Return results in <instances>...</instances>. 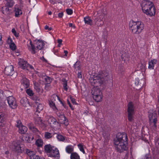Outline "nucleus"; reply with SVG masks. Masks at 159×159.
Instances as JSON below:
<instances>
[{"label": "nucleus", "instance_id": "f257e3e1", "mask_svg": "<svg viewBox=\"0 0 159 159\" xmlns=\"http://www.w3.org/2000/svg\"><path fill=\"white\" fill-rule=\"evenodd\" d=\"M127 141L128 138L125 133H118L114 140L116 150L120 152L126 150L127 149L126 146Z\"/></svg>", "mask_w": 159, "mask_h": 159}, {"label": "nucleus", "instance_id": "f03ea898", "mask_svg": "<svg viewBox=\"0 0 159 159\" xmlns=\"http://www.w3.org/2000/svg\"><path fill=\"white\" fill-rule=\"evenodd\" d=\"M143 12L150 16L155 15V8L152 2L148 0H143L141 4Z\"/></svg>", "mask_w": 159, "mask_h": 159}, {"label": "nucleus", "instance_id": "7ed1b4c3", "mask_svg": "<svg viewBox=\"0 0 159 159\" xmlns=\"http://www.w3.org/2000/svg\"><path fill=\"white\" fill-rule=\"evenodd\" d=\"M109 79L108 73L106 71L99 72L98 75L95 76L92 80V83L97 85H101Z\"/></svg>", "mask_w": 159, "mask_h": 159}, {"label": "nucleus", "instance_id": "20e7f679", "mask_svg": "<svg viewBox=\"0 0 159 159\" xmlns=\"http://www.w3.org/2000/svg\"><path fill=\"white\" fill-rule=\"evenodd\" d=\"M130 30L134 34L140 33L144 28V24L140 21L133 22L129 24Z\"/></svg>", "mask_w": 159, "mask_h": 159}, {"label": "nucleus", "instance_id": "39448f33", "mask_svg": "<svg viewBox=\"0 0 159 159\" xmlns=\"http://www.w3.org/2000/svg\"><path fill=\"white\" fill-rule=\"evenodd\" d=\"M36 44L35 48L34 45L32 44V41L30 40V45H28V49L33 54L35 53L39 50L42 49L45 45V43L43 41L38 40L36 41Z\"/></svg>", "mask_w": 159, "mask_h": 159}, {"label": "nucleus", "instance_id": "423d86ee", "mask_svg": "<svg viewBox=\"0 0 159 159\" xmlns=\"http://www.w3.org/2000/svg\"><path fill=\"white\" fill-rule=\"evenodd\" d=\"M93 99L97 102H100L102 98V93L100 89L98 87L93 88L91 91Z\"/></svg>", "mask_w": 159, "mask_h": 159}, {"label": "nucleus", "instance_id": "0eeeda50", "mask_svg": "<svg viewBox=\"0 0 159 159\" xmlns=\"http://www.w3.org/2000/svg\"><path fill=\"white\" fill-rule=\"evenodd\" d=\"M127 107L128 120L129 121L131 122L133 120L134 107L132 102H131L129 103Z\"/></svg>", "mask_w": 159, "mask_h": 159}, {"label": "nucleus", "instance_id": "6e6552de", "mask_svg": "<svg viewBox=\"0 0 159 159\" xmlns=\"http://www.w3.org/2000/svg\"><path fill=\"white\" fill-rule=\"evenodd\" d=\"M11 148L13 151L15 152L18 153L22 152V150L20 145V142L17 140L13 141L11 146Z\"/></svg>", "mask_w": 159, "mask_h": 159}, {"label": "nucleus", "instance_id": "1a4fd4ad", "mask_svg": "<svg viewBox=\"0 0 159 159\" xmlns=\"http://www.w3.org/2000/svg\"><path fill=\"white\" fill-rule=\"evenodd\" d=\"M7 100L10 107L13 109L16 108L17 106L15 98L13 96H9L7 98Z\"/></svg>", "mask_w": 159, "mask_h": 159}, {"label": "nucleus", "instance_id": "9d476101", "mask_svg": "<svg viewBox=\"0 0 159 159\" xmlns=\"http://www.w3.org/2000/svg\"><path fill=\"white\" fill-rule=\"evenodd\" d=\"M48 157H53L55 159H59L60 154L58 149L54 147L49 154H48Z\"/></svg>", "mask_w": 159, "mask_h": 159}, {"label": "nucleus", "instance_id": "9b49d317", "mask_svg": "<svg viewBox=\"0 0 159 159\" xmlns=\"http://www.w3.org/2000/svg\"><path fill=\"white\" fill-rule=\"evenodd\" d=\"M14 72L13 66L11 65L6 67L4 70L5 74L7 75H12Z\"/></svg>", "mask_w": 159, "mask_h": 159}, {"label": "nucleus", "instance_id": "f8f14e48", "mask_svg": "<svg viewBox=\"0 0 159 159\" xmlns=\"http://www.w3.org/2000/svg\"><path fill=\"white\" fill-rule=\"evenodd\" d=\"M148 113L150 121L157 120V115L156 111H149Z\"/></svg>", "mask_w": 159, "mask_h": 159}, {"label": "nucleus", "instance_id": "ddd939ff", "mask_svg": "<svg viewBox=\"0 0 159 159\" xmlns=\"http://www.w3.org/2000/svg\"><path fill=\"white\" fill-rule=\"evenodd\" d=\"M9 7L6 5L2 8V11L3 14L5 15H8L11 13V9L9 8Z\"/></svg>", "mask_w": 159, "mask_h": 159}, {"label": "nucleus", "instance_id": "4468645a", "mask_svg": "<svg viewBox=\"0 0 159 159\" xmlns=\"http://www.w3.org/2000/svg\"><path fill=\"white\" fill-rule=\"evenodd\" d=\"M21 83L23 86L25 88H28L30 85V82L28 80L23 76L21 80Z\"/></svg>", "mask_w": 159, "mask_h": 159}, {"label": "nucleus", "instance_id": "2eb2a0df", "mask_svg": "<svg viewBox=\"0 0 159 159\" xmlns=\"http://www.w3.org/2000/svg\"><path fill=\"white\" fill-rule=\"evenodd\" d=\"M54 147L53 146H52L50 144L45 145L44 146V151L47 154H49L52 150L53 148L54 149Z\"/></svg>", "mask_w": 159, "mask_h": 159}, {"label": "nucleus", "instance_id": "dca6fc26", "mask_svg": "<svg viewBox=\"0 0 159 159\" xmlns=\"http://www.w3.org/2000/svg\"><path fill=\"white\" fill-rule=\"evenodd\" d=\"M157 62V60L155 59L151 60L150 61H149L148 62V68L150 69H154L155 65L156 64Z\"/></svg>", "mask_w": 159, "mask_h": 159}, {"label": "nucleus", "instance_id": "f3484780", "mask_svg": "<svg viewBox=\"0 0 159 159\" xmlns=\"http://www.w3.org/2000/svg\"><path fill=\"white\" fill-rule=\"evenodd\" d=\"M34 122L36 125L41 126H44V124L43 122V120L40 117H37L34 119Z\"/></svg>", "mask_w": 159, "mask_h": 159}, {"label": "nucleus", "instance_id": "a211bd4d", "mask_svg": "<svg viewBox=\"0 0 159 159\" xmlns=\"http://www.w3.org/2000/svg\"><path fill=\"white\" fill-rule=\"evenodd\" d=\"M19 67L23 69H26V66H27V62L23 60L20 59L18 62Z\"/></svg>", "mask_w": 159, "mask_h": 159}, {"label": "nucleus", "instance_id": "6ab92c4d", "mask_svg": "<svg viewBox=\"0 0 159 159\" xmlns=\"http://www.w3.org/2000/svg\"><path fill=\"white\" fill-rule=\"evenodd\" d=\"M59 119L61 120V122L64 124L65 125L67 126L68 125V120L64 115L60 116V117L59 118Z\"/></svg>", "mask_w": 159, "mask_h": 159}, {"label": "nucleus", "instance_id": "aec40b11", "mask_svg": "<svg viewBox=\"0 0 159 159\" xmlns=\"http://www.w3.org/2000/svg\"><path fill=\"white\" fill-rule=\"evenodd\" d=\"M15 16L16 17H18L19 15L22 14V11L17 6H15Z\"/></svg>", "mask_w": 159, "mask_h": 159}, {"label": "nucleus", "instance_id": "412c9836", "mask_svg": "<svg viewBox=\"0 0 159 159\" xmlns=\"http://www.w3.org/2000/svg\"><path fill=\"white\" fill-rule=\"evenodd\" d=\"M84 20L85 23L91 25L93 24V21L91 17L89 16H86L84 18Z\"/></svg>", "mask_w": 159, "mask_h": 159}, {"label": "nucleus", "instance_id": "4be33fe9", "mask_svg": "<svg viewBox=\"0 0 159 159\" xmlns=\"http://www.w3.org/2000/svg\"><path fill=\"white\" fill-rule=\"evenodd\" d=\"M27 130V128L23 125L19 128V132L21 134H25Z\"/></svg>", "mask_w": 159, "mask_h": 159}, {"label": "nucleus", "instance_id": "5701e85b", "mask_svg": "<svg viewBox=\"0 0 159 159\" xmlns=\"http://www.w3.org/2000/svg\"><path fill=\"white\" fill-rule=\"evenodd\" d=\"M48 121L50 124H55L57 122V120L52 116H49Z\"/></svg>", "mask_w": 159, "mask_h": 159}, {"label": "nucleus", "instance_id": "b1692460", "mask_svg": "<svg viewBox=\"0 0 159 159\" xmlns=\"http://www.w3.org/2000/svg\"><path fill=\"white\" fill-rule=\"evenodd\" d=\"M28 101L25 97H24L21 98L20 100V103L23 106H26L27 104L28 103Z\"/></svg>", "mask_w": 159, "mask_h": 159}, {"label": "nucleus", "instance_id": "393cba45", "mask_svg": "<svg viewBox=\"0 0 159 159\" xmlns=\"http://www.w3.org/2000/svg\"><path fill=\"white\" fill-rule=\"evenodd\" d=\"M74 150V147L71 145H68L66 148V150L68 153H71Z\"/></svg>", "mask_w": 159, "mask_h": 159}, {"label": "nucleus", "instance_id": "a878e982", "mask_svg": "<svg viewBox=\"0 0 159 159\" xmlns=\"http://www.w3.org/2000/svg\"><path fill=\"white\" fill-rule=\"evenodd\" d=\"M5 114L2 112H0V125L2 126L4 121V118Z\"/></svg>", "mask_w": 159, "mask_h": 159}, {"label": "nucleus", "instance_id": "bb28decb", "mask_svg": "<svg viewBox=\"0 0 159 159\" xmlns=\"http://www.w3.org/2000/svg\"><path fill=\"white\" fill-rule=\"evenodd\" d=\"M37 107L36 108V112L39 113L43 109V106L42 104L40 103L37 104Z\"/></svg>", "mask_w": 159, "mask_h": 159}, {"label": "nucleus", "instance_id": "cd10ccee", "mask_svg": "<svg viewBox=\"0 0 159 159\" xmlns=\"http://www.w3.org/2000/svg\"><path fill=\"white\" fill-rule=\"evenodd\" d=\"M157 121V120L150 121V123L151 127H152L153 129L155 130L156 129L157 126L156 123Z\"/></svg>", "mask_w": 159, "mask_h": 159}, {"label": "nucleus", "instance_id": "c85d7f7f", "mask_svg": "<svg viewBox=\"0 0 159 159\" xmlns=\"http://www.w3.org/2000/svg\"><path fill=\"white\" fill-rule=\"evenodd\" d=\"M35 143L38 147H41L43 145V141L41 139H38L36 141Z\"/></svg>", "mask_w": 159, "mask_h": 159}, {"label": "nucleus", "instance_id": "c756f323", "mask_svg": "<svg viewBox=\"0 0 159 159\" xmlns=\"http://www.w3.org/2000/svg\"><path fill=\"white\" fill-rule=\"evenodd\" d=\"M71 159H80V156L76 152H72L70 155Z\"/></svg>", "mask_w": 159, "mask_h": 159}, {"label": "nucleus", "instance_id": "7c9ffc66", "mask_svg": "<svg viewBox=\"0 0 159 159\" xmlns=\"http://www.w3.org/2000/svg\"><path fill=\"white\" fill-rule=\"evenodd\" d=\"M23 141H25L28 143H31V140L30 139V138L29 135H26L25 136L23 137Z\"/></svg>", "mask_w": 159, "mask_h": 159}, {"label": "nucleus", "instance_id": "2f4dec72", "mask_svg": "<svg viewBox=\"0 0 159 159\" xmlns=\"http://www.w3.org/2000/svg\"><path fill=\"white\" fill-rule=\"evenodd\" d=\"M62 81L63 82V85L64 89L65 90L67 91L68 89L67 80H66L65 79H62Z\"/></svg>", "mask_w": 159, "mask_h": 159}, {"label": "nucleus", "instance_id": "473e14b6", "mask_svg": "<svg viewBox=\"0 0 159 159\" xmlns=\"http://www.w3.org/2000/svg\"><path fill=\"white\" fill-rule=\"evenodd\" d=\"M74 67L76 71L80 70V62L76 61L74 65Z\"/></svg>", "mask_w": 159, "mask_h": 159}, {"label": "nucleus", "instance_id": "72a5a7b5", "mask_svg": "<svg viewBox=\"0 0 159 159\" xmlns=\"http://www.w3.org/2000/svg\"><path fill=\"white\" fill-rule=\"evenodd\" d=\"M34 88L37 92L39 93L40 91V88L39 84L37 82L34 83Z\"/></svg>", "mask_w": 159, "mask_h": 159}, {"label": "nucleus", "instance_id": "f704fd0d", "mask_svg": "<svg viewBox=\"0 0 159 159\" xmlns=\"http://www.w3.org/2000/svg\"><path fill=\"white\" fill-rule=\"evenodd\" d=\"M57 139L60 141H63L65 140V138L61 134H58L57 136Z\"/></svg>", "mask_w": 159, "mask_h": 159}, {"label": "nucleus", "instance_id": "c9c22d12", "mask_svg": "<svg viewBox=\"0 0 159 159\" xmlns=\"http://www.w3.org/2000/svg\"><path fill=\"white\" fill-rule=\"evenodd\" d=\"M50 99L51 101L54 102V101H55L56 99L60 100V98L58 96L53 94L50 97Z\"/></svg>", "mask_w": 159, "mask_h": 159}, {"label": "nucleus", "instance_id": "e433bc0d", "mask_svg": "<svg viewBox=\"0 0 159 159\" xmlns=\"http://www.w3.org/2000/svg\"><path fill=\"white\" fill-rule=\"evenodd\" d=\"M7 2L6 5L9 7H11L13 5V2L12 0H7Z\"/></svg>", "mask_w": 159, "mask_h": 159}, {"label": "nucleus", "instance_id": "4c0bfd02", "mask_svg": "<svg viewBox=\"0 0 159 159\" xmlns=\"http://www.w3.org/2000/svg\"><path fill=\"white\" fill-rule=\"evenodd\" d=\"M26 93L29 96H32L34 95V93L32 90L29 89H26Z\"/></svg>", "mask_w": 159, "mask_h": 159}, {"label": "nucleus", "instance_id": "58836bf2", "mask_svg": "<svg viewBox=\"0 0 159 159\" xmlns=\"http://www.w3.org/2000/svg\"><path fill=\"white\" fill-rule=\"evenodd\" d=\"M78 146L80 150L84 154L85 153V152L83 148V146L82 144H80L78 145Z\"/></svg>", "mask_w": 159, "mask_h": 159}, {"label": "nucleus", "instance_id": "ea45409f", "mask_svg": "<svg viewBox=\"0 0 159 159\" xmlns=\"http://www.w3.org/2000/svg\"><path fill=\"white\" fill-rule=\"evenodd\" d=\"M30 159H45L43 157L40 158L39 156L35 155L31 157Z\"/></svg>", "mask_w": 159, "mask_h": 159}, {"label": "nucleus", "instance_id": "a19ab883", "mask_svg": "<svg viewBox=\"0 0 159 159\" xmlns=\"http://www.w3.org/2000/svg\"><path fill=\"white\" fill-rule=\"evenodd\" d=\"M45 137L47 139H49L52 137V134L49 132H46L45 133Z\"/></svg>", "mask_w": 159, "mask_h": 159}, {"label": "nucleus", "instance_id": "79ce46f5", "mask_svg": "<svg viewBox=\"0 0 159 159\" xmlns=\"http://www.w3.org/2000/svg\"><path fill=\"white\" fill-rule=\"evenodd\" d=\"M45 81L47 84H50L52 81V80L51 78L49 77L46 76L44 78Z\"/></svg>", "mask_w": 159, "mask_h": 159}, {"label": "nucleus", "instance_id": "37998d69", "mask_svg": "<svg viewBox=\"0 0 159 159\" xmlns=\"http://www.w3.org/2000/svg\"><path fill=\"white\" fill-rule=\"evenodd\" d=\"M11 32L16 37H19V33L16 32L14 28H13L12 29Z\"/></svg>", "mask_w": 159, "mask_h": 159}, {"label": "nucleus", "instance_id": "c03bdc74", "mask_svg": "<svg viewBox=\"0 0 159 159\" xmlns=\"http://www.w3.org/2000/svg\"><path fill=\"white\" fill-rule=\"evenodd\" d=\"M10 48H11V49L13 50H14L16 49V45L15 44V43H11L10 45Z\"/></svg>", "mask_w": 159, "mask_h": 159}, {"label": "nucleus", "instance_id": "a18cd8bd", "mask_svg": "<svg viewBox=\"0 0 159 159\" xmlns=\"http://www.w3.org/2000/svg\"><path fill=\"white\" fill-rule=\"evenodd\" d=\"M21 125H22V124L21 121L19 120H17L16 121V126L19 128Z\"/></svg>", "mask_w": 159, "mask_h": 159}, {"label": "nucleus", "instance_id": "49530a36", "mask_svg": "<svg viewBox=\"0 0 159 159\" xmlns=\"http://www.w3.org/2000/svg\"><path fill=\"white\" fill-rule=\"evenodd\" d=\"M66 12L68 15H71L73 13V11L71 9H67L66 10Z\"/></svg>", "mask_w": 159, "mask_h": 159}, {"label": "nucleus", "instance_id": "de8ad7c7", "mask_svg": "<svg viewBox=\"0 0 159 159\" xmlns=\"http://www.w3.org/2000/svg\"><path fill=\"white\" fill-rule=\"evenodd\" d=\"M7 43L9 44H11V43H13V42L11 38H8L7 41Z\"/></svg>", "mask_w": 159, "mask_h": 159}, {"label": "nucleus", "instance_id": "09e8293b", "mask_svg": "<svg viewBox=\"0 0 159 159\" xmlns=\"http://www.w3.org/2000/svg\"><path fill=\"white\" fill-rule=\"evenodd\" d=\"M28 126L29 128L31 130L34 127V124L32 123H29L28 124Z\"/></svg>", "mask_w": 159, "mask_h": 159}, {"label": "nucleus", "instance_id": "8fccbe9b", "mask_svg": "<svg viewBox=\"0 0 159 159\" xmlns=\"http://www.w3.org/2000/svg\"><path fill=\"white\" fill-rule=\"evenodd\" d=\"M70 99L71 100V101L72 103L74 104H76V102L75 101V99L74 98H73L72 97H70Z\"/></svg>", "mask_w": 159, "mask_h": 159}, {"label": "nucleus", "instance_id": "3c124183", "mask_svg": "<svg viewBox=\"0 0 159 159\" xmlns=\"http://www.w3.org/2000/svg\"><path fill=\"white\" fill-rule=\"evenodd\" d=\"M27 66H26V69L27 70H29L30 69H34L33 67V66H31V65H30L29 64H27Z\"/></svg>", "mask_w": 159, "mask_h": 159}, {"label": "nucleus", "instance_id": "603ef678", "mask_svg": "<svg viewBox=\"0 0 159 159\" xmlns=\"http://www.w3.org/2000/svg\"><path fill=\"white\" fill-rule=\"evenodd\" d=\"M59 101L61 102V103L62 104V105L65 107L66 109H67L68 107H66L65 105V103L63 102L60 99L59 100Z\"/></svg>", "mask_w": 159, "mask_h": 159}, {"label": "nucleus", "instance_id": "864d4df0", "mask_svg": "<svg viewBox=\"0 0 159 159\" xmlns=\"http://www.w3.org/2000/svg\"><path fill=\"white\" fill-rule=\"evenodd\" d=\"M31 130L33 132L35 133H36L37 132L39 131L38 129L35 128L34 127L31 129Z\"/></svg>", "mask_w": 159, "mask_h": 159}, {"label": "nucleus", "instance_id": "5fc2aeb1", "mask_svg": "<svg viewBox=\"0 0 159 159\" xmlns=\"http://www.w3.org/2000/svg\"><path fill=\"white\" fill-rule=\"evenodd\" d=\"M99 22H101V23L100 24H99V23L97 21H96L95 23L98 26H100L103 25V22L102 20L100 19L99 20Z\"/></svg>", "mask_w": 159, "mask_h": 159}, {"label": "nucleus", "instance_id": "6e6d98bb", "mask_svg": "<svg viewBox=\"0 0 159 159\" xmlns=\"http://www.w3.org/2000/svg\"><path fill=\"white\" fill-rule=\"evenodd\" d=\"M34 152L33 151H31L28 155L30 157V159H31V156H33L34 155H35Z\"/></svg>", "mask_w": 159, "mask_h": 159}, {"label": "nucleus", "instance_id": "4d7b16f0", "mask_svg": "<svg viewBox=\"0 0 159 159\" xmlns=\"http://www.w3.org/2000/svg\"><path fill=\"white\" fill-rule=\"evenodd\" d=\"M45 30H48L49 31H50L52 29V28L50 27L49 28V26L48 25H46L44 27Z\"/></svg>", "mask_w": 159, "mask_h": 159}, {"label": "nucleus", "instance_id": "13d9d810", "mask_svg": "<svg viewBox=\"0 0 159 159\" xmlns=\"http://www.w3.org/2000/svg\"><path fill=\"white\" fill-rule=\"evenodd\" d=\"M67 103H68V104L69 105V107H70V108H71V109L72 110H73L74 108H73L72 105L70 103V102L69 101L68 99L67 100Z\"/></svg>", "mask_w": 159, "mask_h": 159}, {"label": "nucleus", "instance_id": "bf43d9fd", "mask_svg": "<svg viewBox=\"0 0 159 159\" xmlns=\"http://www.w3.org/2000/svg\"><path fill=\"white\" fill-rule=\"evenodd\" d=\"M49 105L50 106L52 107L53 106L55 105V104L54 102L51 101V102L49 103Z\"/></svg>", "mask_w": 159, "mask_h": 159}, {"label": "nucleus", "instance_id": "052dcab7", "mask_svg": "<svg viewBox=\"0 0 159 159\" xmlns=\"http://www.w3.org/2000/svg\"><path fill=\"white\" fill-rule=\"evenodd\" d=\"M143 159H151L150 155H145Z\"/></svg>", "mask_w": 159, "mask_h": 159}, {"label": "nucleus", "instance_id": "680f3d73", "mask_svg": "<svg viewBox=\"0 0 159 159\" xmlns=\"http://www.w3.org/2000/svg\"><path fill=\"white\" fill-rule=\"evenodd\" d=\"M63 13L62 12L59 13L58 14V16L59 18H61L63 16Z\"/></svg>", "mask_w": 159, "mask_h": 159}, {"label": "nucleus", "instance_id": "e2e57ef3", "mask_svg": "<svg viewBox=\"0 0 159 159\" xmlns=\"http://www.w3.org/2000/svg\"><path fill=\"white\" fill-rule=\"evenodd\" d=\"M78 77L79 78H82V75L81 72H78Z\"/></svg>", "mask_w": 159, "mask_h": 159}, {"label": "nucleus", "instance_id": "0e129e2a", "mask_svg": "<svg viewBox=\"0 0 159 159\" xmlns=\"http://www.w3.org/2000/svg\"><path fill=\"white\" fill-rule=\"evenodd\" d=\"M52 108L54 111H56L57 110V108L56 107L55 105L53 106L52 107Z\"/></svg>", "mask_w": 159, "mask_h": 159}, {"label": "nucleus", "instance_id": "69168bd1", "mask_svg": "<svg viewBox=\"0 0 159 159\" xmlns=\"http://www.w3.org/2000/svg\"><path fill=\"white\" fill-rule=\"evenodd\" d=\"M62 42V40L61 39H59L57 40V42L59 45H61V44Z\"/></svg>", "mask_w": 159, "mask_h": 159}, {"label": "nucleus", "instance_id": "338daca9", "mask_svg": "<svg viewBox=\"0 0 159 159\" xmlns=\"http://www.w3.org/2000/svg\"><path fill=\"white\" fill-rule=\"evenodd\" d=\"M31 151H30L29 149H26L25 151L26 153L28 155L31 152Z\"/></svg>", "mask_w": 159, "mask_h": 159}, {"label": "nucleus", "instance_id": "774afa93", "mask_svg": "<svg viewBox=\"0 0 159 159\" xmlns=\"http://www.w3.org/2000/svg\"><path fill=\"white\" fill-rule=\"evenodd\" d=\"M57 116L59 117V118L60 117V116H62V115H63V114L60 113V112H58V113H57Z\"/></svg>", "mask_w": 159, "mask_h": 159}]
</instances>
